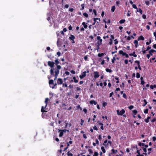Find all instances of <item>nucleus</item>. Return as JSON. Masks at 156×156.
Segmentation results:
<instances>
[{
  "mask_svg": "<svg viewBox=\"0 0 156 156\" xmlns=\"http://www.w3.org/2000/svg\"><path fill=\"white\" fill-rule=\"evenodd\" d=\"M55 63L53 62H51L49 61L48 62V66L51 67V69L50 70V74H52L53 73L55 69L54 68V65Z\"/></svg>",
  "mask_w": 156,
  "mask_h": 156,
  "instance_id": "f257e3e1",
  "label": "nucleus"
},
{
  "mask_svg": "<svg viewBox=\"0 0 156 156\" xmlns=\"http://www.w3.org/2000/svg\"><path fill=\"white\" fill-rule=\"evenodd\" d=\"M59 74V73H58H58L54 72V71H53V73L52 74H51L50 76H48V78L49 79L51 78L53 76H54L55 78L54 79V80H55L57 79V76Z\"/></svg>",
  "mask_w": 156,
  "mask_h": 156,
  "instance_id": "f03ea898",
  "label": "nucleus"
},
{
  "mask_svg": "<svg viewBox=\"0 0 156 156\" xmlns=\"http://www.w3.org/2000/svg\"><path fill=\"white\" fill-rule=\"evenodd\" d=\"M48 100L49 99L48 98H47L45 99L44 102L46 104V105L44 107V106L42 107L41 109V112H47L46 111V110H45L44 109L46 108V107Z\"/></svg>",
  "mask_w": 156,
  "mask_h": 156,
  "instance_id": "7ed1b4c3",
  "label": "nucleus"
},
{
  "mask_svg": "<svg viewBox=\"0 0 156 156\" xmlns=\"http://www.w3.org/2000/svg\"><path fill=\"white\" fill-rule=\"evenodd\" d=\"M67 131H69L68 130H67L66 129H58V132L60 133L59 135V137H62L64 133H66Z\"/></svg>",
  "mask_w": 156,
  "mask_h": 156,
  "instance_id": "20e7f679",
  "label": "nucleus"
},
{
  "mask_svg": "<svg viewBox=\"0 0 156 156\" xmlns=\"http://www.w3.org/2000/svg\"><path fill=\"white\" fill-rule=\"evenodd\" d=\"M119 54L122 55L123 56H125L127 58L129 57L128 54L125 52H124L122 50H120L119 51Z\"/></svg>",
  "mask_w": 156,
  "mask_h": 156,
  "instance_id": "39448f33",
  "label": "nucleus"
},
{
  "mask_svg": "<svg viewBox=\"0 0 156 156\" xmlns=\"http://www.w3.org/2000/svg\"><path fill=\"white\" fill-rule=\"evenodd\" d=\"M116 111L117 114L121 115H122L125 112V110L124 109H122L120 112L118 110H117Z\"/></svg>",
  "mask_w": 156,
  "mask_h": 156,
  "instance_id": "423d86ee",
  "label": "nucleus"
},
{
  "mask_svg": "<svg viewBox=\"0 0 156 156\" xmlns=\"http://www.w3.org/2000/svg\"><path fill=\"white\" fill-rule=\"evenodd\" d=\"M57 66L56 68H55V69L54 71V72H58V73H59V70L61 69V67L60 65H56Z\"/></svg>",
  "mask_w": 156,
  "mask_h": 156,
  "instance_id": "0eeeda50",
  "label": "nucleus"
},
{
  "mask_svg": "<svg viewBox=\"0 0 156 156\" xmlns=\"http://www.w3.org/2000/svg\"><path fill=\"white\" fill-rule=\"evenodd\" d=\"M75 38V37L74 35H71L69 37V39L70 40L72 41V43H75L74 39Z\"/></svg>",
  "mask_w": 156,
  "mask_h": 156,
  "instance_id": "6e6552de",
  "label": "nucleus"
},
{
  "mask_svg": "<svg viewBox=\"0 0 156 156\" xmlns=\"http://www.w3.org/2000/svg\"><path fill=\"white\" fill-rule=\"evenodd\" d=\"M94 77L95 78H96L99 77V72L97 71H95L94 72Z\"/></svg>",
  "mask_w": 156,
  "mask_h": 156,
  "instance_id": "1a4fd4ad",
  "label": "nucleus"
},
{
  "mask_svg": "<svg viewBox=\"0 0 156 156\" xmlns=\"http://www.w3.org/2000/svg\"><path fill=\"white\" fill-rule=\"evenodd\" d=\"M86 72L85 71L82 73V75H80V78L81 79L83 78L84 77L86 76Z\"/></svg>",
  "mask_w": 156,
  "mask_h": 156,
  "instance_id": "9d476101",
  "label": "nucleus"
},
{
  "mask_svg": "<svg viewBox=\"0 0 156 156\" xmlns=\"http://www.w3.org/2000/svg\"><path fill=\"white\" fill-rule=\"evenodd\" d=\"M63 83V81L62 79L59 78L58 79L57 83L58 84H61Z\"/></svg>",
  "mask_w": 156,
  "mask_h": 156,
  "instance_id": "9b49d317",
  "label": "nucleus"
},
{
  "mask_svg": "<svg viewBox=\"0 0 156 156\" xmlns=\"http://www.w3.org/2000/svg\"><path fill=\"white\" fill-rule=\"evenodd\" d=\"M103 145L106 148H107L108 146V143L107 140H105L103 144Z\"/></svg>",
  "mask_w": 156,
  "mask_h": 156,
  "instance_id": "f8f14e48",
  "label": "nucleus"
},
{
  "mask_svg": "<svg viewBox=\"0 0 156 156\" xmlns=\"http://www.w3.org/2000/svg\"><path fill=\"white\" fill-rule=\"evenodd\" d=\"M138 40H135L133 42L134 44H135V47L136 48H137L138 46Z\"/></svg>",
  "mask_w": 156,
  "mask_h": 156,
  "instance_id": "ddd939ff",
  "label": "nucleus"
},
{
  "mask_svg": "<svg viewBox=\"0 0 156 156\" xmlns=\"http://www.w3.org/2000/svg\"><path fill=\"white\" fill-rule=\"evenodd\" d=\"M90 104H94L96 105L97 104V102L94 100H91L90 101Z\"/></svg>",
  "mask_w": 156,
  "mask_h": 156,
  "instance_id": "4468645a",
  "label": "nucleus"
},
{
  "mask_svg": "<svg viewBox=\"0 0 156 156\" xmlns=\"http://www.w3.org/2000/svg\"><path fill=\"white\" fill-rule=\"evenodd\" d=\"M137 111L136 110H134L133 111V117L135 118V115H136L137 113Z\"/></svg>",
  "mask_w": 156,
  "mask_h": 156,
  "instance_id": "2eb2a0df",
  "label": "nucleus"
},
{
  "mask_svg": "<svg viewBox=\"0 0 156 156\" xmlns=\"http://www.w3.org/2000/svg\"><path fill=\"white\" fill-rule=\"evenodd\" d=\"M144 38L142 35H140L137 39L138 41H140V40L144 41Z\"/></svg>",
  "mask_w": 156,
  "mask_h": 156,
  "instance_id": "dca6fc26",
  "label": "nucleus"
},
{
  "mask_svg": "<svg viewBox=\"0 0 156 156\" xmlns=\"http://www.w3.org/2000/svg\"><path fill=\"white\" fill-rule=\"evenodd\" d=\"M99 40V42H98V49L99 48V46L102 44V40L101 39Z\"/></svg>",
  "mask_w": 156,
  "mask_h": 156,
  "instance_id": "f3484780",
  "label": "nucleus"
},
{
  "mask_svg": "<svg viewBox=\"0 0 156 156\" xmlns=\"http://www.w3.org/2000/svg\"><path fill=\"white\" fill-rule=\"evenodd\" d=\"M65 123H66V125H65V128H67L68 125H69V127L72 126V124L70 122L69 123H66V122H65Z\"/></svg>",
  "mask_w": 156,
  "mask_h": 156,
  "instance_id": "a211bd4d",
  "label": "nucleus"
},
{
  "mask_svg": "<svg viewBox=\"0 0 156 156\" xmlns=\"http://www.w3.org/2000/svg\"><path fill=\"white\" fill-rule=\"evenodd\" d=\"M82 25L83 26L84 28L86 29L87 27V25L86 24L85 22H83L82 23Z\"/></svg>",
  "mask_w": 156,
  "mask_h": 156,
  "instance_id": "6ab92c4d",
  "label": "nucleus"
},
{
  "mask_svg": "<svg viewBox=\"0 0 156 156\" xmlns=\"http://www.w3.org/2000/svg\"><path fill=\"white\" fill-rule=\"evenodd\" d=\"M111 151H112V153L111 154H116L117 152L118 151L117 150H115L114 149H112L111 150Z\"/></svg>",
  "mask_w": 156,
  "mask_h": 156,
  "instance_id": "aec40b11",
  "label": "nucleus"
},
{
  "mask_svg": "<svg viewBox=\"0 0 156 156\" xmlns=\"http://www.w3.org/2000/svg\"><path fill=\"white\" fill-rule=\"evenodd\" d=\"M115 9V5L113 6L111 8V11L112 12H114Z\"/></svg>",
  "mask_w": 156,
  "mask_h": 156,
  "instance_id": "412c9836",
  "label": "nucleus"
},
{
  "mask_svg": "<svg viewBox=\"0 0 156 156\" xmlns=\"http://www.w3.org/2000/svg\"><path fill=\"white\" fill-rule=\"evenodd\" d=\"M48 57L51 60H52L53 58L54 57L53 56H52L51 55H48Z\"/></svg>",
  "mask_w": 156,
  "mask_h": 156,
  "instance_id": "4be33fe9",
  "label": "nucleus"
},
{
  "mask_svg": "<svg viewBox=\"0 0 156 156\" xmlns=\"http://www.w3.org/2000/svg\"><path fill=\"white\" fill-rule=\"evenodd\" d=\"M125 21H126V20H125L122 19V20H120V21H119V23L120 24H122V23H125Z\"/></svg>",
  "mask_w": 156,
  "mask_h": 156,
  "instance_id": "5701e85b",
  "label": "nucleus"
},
{
  "mask_svg": "<svg viewBox=\"0 0 156 156\" xmlns=\"http://www.w3.org/2000/svg\"><path fill=\"white\" fill-rule=\"evenodd\" d=\"M55 64L56 65H57L59 63V62L58 61V59L57 58L55 60Z\"/></svg>",
  "mask_w": 156,
  "mask_h": 156,
  "instance_id": "b1692460",
  "label": "nucleus"
},
{
  "mask_svg": "<svg viewBox=\"0 0 156 156\" xmlns=\"http://www.w3.org/2000/svg\"><path fill=\"white\" fill-rule=\"evenodd\" d=\"M73 79L75 83H77L78 82V80L76 79V78L75 76H73Z\"/></svg>",
  "mask_w": 156,
  "mask_h": 156,
  "instance_id": "393cba45",
  "label": "nucleus"
},
{
  "mask_svg": "<svg viewBox=\"0 0 156 156\" xmlns=\"http://www.w3.org/2000/svg\"><path fill=\"white\" fill-rule=\"evenodd\" d=\"M49 83L50 85L54 84V80H50L49 82Z\"/></svg>",
  "mask_w": 156,
  "mask_h": 156,
  "instance_id": "a878e982",
  "label": "nucleus"
},
{
  "mask_svg": "<svg viewBox=\"0 0 156 156\" xmlns=\"http://www.w3.org/2000/svg\"><path fill=\"white\" fill-rule=\"evenodd\" d=\"M104 55V53H98V57H101L103 56Z\"/></svg>",
  "mask_w": 156,
  "mask_h": 156,
  "instance_id": "bb28decb",
  "label": "nucleus"
},
{
  "mask_svg": "<svg viewBox=\"0 0 156 156\" xmlns=\"http://www.w3.org/2000/svg\"><path fill=\"white\" fill-rule=\"evenodd\" d=\"M101 149L104 153H105L106 151L104 147H101Z\"/></svg>",
  "mask_w": 156,
  "mask_h": 156,
  "instance_id": "cd10ccee",
  "label": "nucleus"
},
{
  "mask_svg": "<svg viewBox=\"0 0 156 156\" xmlns=\"http://www.w3.org/2000/svg\"><path fill=\"white\" fill-rule=\"evenodd\" d=\"M98 20H99V21H100V19L99 18H94L93 19V20L94 21V22H97L96 20H98Z\"/></svg>",
  "mask_w": 156,
  "mask_h": 156,
  "instance_id": "c85d7f7f",
  "label": "nucleus"
},
{
  "mask_svg": "<svg viewBox=\"0 0 156 156\" xmlns=\"http://www.w3.org/2000/svg\"><path fill=\"white\" fill-rule=\"evenodd\" d=\"M106 71L107 72H109L110 73H111L112 72V70H111L110 69H106Z\"/></svg>",
  "mask_w": 156,
  "mask_h": 156,
  "instance_id": "c756f323",
  "label": "nucleus"
},
{
  "mask_svg": "<svg viewBox=\"0 0 156 156\" xmlns=\"http://www.w3.org/2000/svg\"><path fill=\"white\" fill-rule=\"evenodd\" d=\"M137 11L139 12L141 14H142V10L140 8H139L138 9H137Z\"/></svg>",
  "mask_w": 156,
  "mask_h": 156,
  "instance_id": "7c9ffc66",
  "label": "nucleus"
},
{
  "mask_svg": "<svg viewBox=\"0 0 156 156\" xmlns=\"http://www.w3.org/2000/svg\"><path fill=\"white\" fill-rule=\"evenodd\" d=\"M143 101H144V104L143 105V106L144 107V106H145V105L147 104V101H146V100H145V99H144Z\"/></svg>",
  "mask_w": 156,
  "mask_h": 156,
  "instance_id": "2f4dec72",
  "label": "nucleus"
},
{
  "mask_svg": "<svg viewBox=\"0 0 156 156\" xmlns=\"http://www.w3.org/2000/svg\"><path fill=\"white\" fill-rule=\"evenodd\" d=\"M134 62L135 63H136L138 66L140 65V62L138 60H136Z\"/></svg>",
  "mask_w": 156,
  "mask_h": 156,
  "instance_id": "473e14b6",
  "label": "nucleus"
},
{
  "mask_svg": "<svg viewBox=\"0 0 156 156\" xmlns=\"http://www.w3.org/2000/svg\"><path fill=\"white\" fill-rule=\"evenodd\" d=\"M140 73H136V77L137 78H139L140 77Z\"/></svg>",
  "mask_w": 156,
  "mask_h": 156,
  "instance_id": "72a5a7b5",
  "label": "nucleus"
},
{
  "mask_svg": "<svg viewBox=\"0 0 156 156\" xmlns=\"http://www.w3.org/2000/svg\"><path fill=\"white\" fill-rule=\"evenodd\" d=\"M88 151L89 153V154H92L93 153V151L91 149H89L88 150Z\"/></svg>",
  "mask_w": 156,
  "mask_h": 156,
  "instance_id": "f704fd0d",
  "label": "nucleus"
},
{
  "mask_svg": "<svg viewBox=\"0 0 156 156\" xmlns=\"http://www.w3.org/2000/svg\"><path fill=\"white\" fill-rule=\"evenodd\" d=\"M83 15L86 18H87L88 16V14L86 12L83 13Z\"/></svg>",
  "mask_w": 156,
  "mask_h": 156,
  "instance_id": "c9c22d12",
  "label": "nucleus"
},
{
  "mask_svg": "<svg viewBox=\"0 0 156 156\" xmlns=\"http://www.w3.org/2000/svg\"><path fill=\"white\" fill-rule=\"evenodd\" d=\"M67 155L68 156H73V154L70 152L69 151H68L67 153Z\"/></svg>",
  "mask_w": 156,
  "mask_h": 156,
  "instance_id": "e433bc0d",
  "label": "nucleus"
},
{
  "mask_svg": "<svg viewBox=\"0 0 156 156\" xmlns=\"http://www.w3.org/2000/svg\"><path fill=\"white\" fill-rule=\"evenodd\" d=\"M44 113V112H42V116L43 118H44L46 117V115H45V114Z\"/></svg>",
  "mask_w": 156,
  "mask_h": 156,
  "instance_id": "4c0bfd02",
  "label": "nucleus"
},
{
  "mask_svg": "<svg viewBox=\"0 0 156 156\" xmlns=\"http://www.w3.org/2000/svg\"><path fill=\"white\" fill-rule=\"evenodd\" d=\"M84 4H82L81 5V10H82L84 9Z\"/></svg>",
  "mask_w": 156,
  "mask_h": 156,
  "instance_id": "58836bf2",
  "label": "nucleus"
},
{
  "mask_svg": "<svg viewBox=\"0 0 156 156\" xmlns=\"http://www.w3.org/2000/svg\"><path fill=\"white\" fill-rule=\"evenodd\" d=\"M143 150L144 152H145V153H144L143 154H144L146 155L147 154L146 153L147 152V149L146 148H144L143 149Z\"/></svg>",
  "mask_w": 156,
  "mask_h": 156,
  "instance_id": "ea45409f",
  "label": "nucleus"
},
{
  "mask_svg": "<svg viewBox=\"0 0 156 156\" xmlns=\"http://www.w3.org/2000/svg\"><path fill=\"white\" fill-rule=\"evenodd\" d=\"M98 153L97 152H94V154L93 155V156H98Z\"/></svg>",
  "mask_w": 156,
  "mask_h": 156,
  "instance_id": "a19ab883",
  "label": "nucleus"
},
{
  "mask_svg": "<svg viewBox=\"0 0 156 156\" xmlns=\"http://www.w3.org/2000/svg\"><path fill=\"white\" fill-rule=\"evenodd\" d=\"M138 145L140 146H144L145 145V144L144 143H141V142H139L138 143Z\"/></svg>",
  "mask_w": 156,
  "mask_h": 156,
  "instance_id": "79ce46f5",
  "label": "nucleus"
},
{
  "mask_svg": "<svg viewBox=\"0 0 156 156\" xmlns=\"http://www.w3.org/2000/svg\"><path fill=\"white\" fill-rule=\"evenodd\" d=\"M132 7L133 8L137 9V7L135 4H133Z\"/></svg>",
  "mask_w": 156,
  "mask_h": 156,
  "instance_id": "37998d69",
  "label": "nucleus"
},
{
  "mask_svg": "<svg viewBox=\"0 0 156 156\" xmlns=\"http://www.w3.org/2000/svg\"><path fill=\"white\" fill-rule=\"evenodd\" d=\"M88 56V55H86V56H84V59L86 61L88 60H87Z\"/></svg>",
  "mask_w": 156,
  "mask_h": 156,
  "instance_id": "c03bdc74",
  "label": "nucleus"
},
{
  "mask_svg": "<svg viewBox=\"0 0 156 156\" xmlns=\"http://www.w3.org/2000/svg\"><path fill=\"white\" fill-rule=\"evenodd\" d=\"M84 122V120H83L82 119H81V122L80 123V124L81 126H82L83 125V124Z\"/></svg>",
  "mask_w": 156,
  "mask_h": 156,
  "instance_id": "a18cd8bd",
  "label": "nucleus"
},
{
  "mask_svg": "<svg viewBox=\"0 0 156 156\" xmlns=\"http://www.w3.org/2000/svg\"><path fill=\"white\" fill-rule=\"evenodd\" d=\"M93 128L94 130H97V131L98 130V129L97 128L96 126H93Z\"/></svg>",
  "mask_w": 156,
  "mask_h": 156,
  "instance_id": "49530a36",
  "label": "nucleus"
},
{
  "mask_svg": "<svg viewBox=\"0 0 156 156\" xmlns=\"http://www.w3.org/2000/svg\"><path fill=\"white\" fill-rule=\"evenodd\" d=\"M123 97L126 99L127 98V97L126 95V94L125 93L123 94Z\"/></svg>",
  "mask_w": 156,
  "mask_h": 156,
  "instance_id": "de8ad7c7",
  "label": "nucleus"
},
{
  "mask_svg": "<svg viewBox=\"0 0 156 156\" xmlns=\"http://www.w3.org/2000/svg\"><path fill=\"white\" fill-rule=\"evenodd\" d=\"M148 109H146L144 110V113H145V114H147V113H148Z\"/></svg>",
  "mask_w": 156,
  "mask_h": 156,
  "instance_id": "09e8293b",
  "label": "nucleus"
},
{
  "mask_svg": "<svg viewBox=\"0 0 156 156\" xmlns=\"http://www.w3.org/2000/svg\"><path fill=\"white\" fill-rule=\"evenodd\" d=\"M116 60L115 57H113L112 59V63H114L115 61Z\"/></svg>",
  "mask_w": 156,
  "mask_h": 156,
  "instance_id": "8fccbe9b",
  "label": "nucleus"
},
{
  "mask_svg": "<svg viewBox=\"0 0 156 156\" xmlns=\"http://www.w3.org/2000/svg\"><path fill=\"white\" fill-rule=\"evenodd\" d=\"M93 12L94 13V14L95 16H96L97 15V12H96V10L95 9H94L93 10Z\"/></svg>",
  "mask_w": 156,
  "mask_h": 156,
  "instance_id": "3c124183",
  "label": "nucleus"
},
{
  "mask_svg": "<svg viewBox=\"0 0 156 156\" xmlns=\"http://www.w3.org/2000/svg\"><path fill=\"white\" fill-rule=\"evenodd\" d=\"M97 123H98V125H101V126H103V123L100 122V121H98L97 122Z\"/></svg>",
  "mask_w": 156,
  "mask_h": 156,
  "instance_id": "603ef678",
  "label": "nucleus"
},
{
  "mask_svg": "<svg viewBox=\"0 0 156 156\" xmlns=\"http://www.w3.org/2000/svg\"><path fill=\"white\" fill-rule=\"evenodd\" d=\"M134 107V106L132 105H130V106H129V107H128V108L130 109V110H131Z\"/></svg>",
  "mask_w": 156,
  "mask_h": 156,
  "instance_id": "864d4df0",
  "label": "nucleus"
},
{
  "mask_svg": "<svg viewBox=\"0 0 156 156\" xmlns=\"http://www.w3.org/2000/svg\"><path fill=\"white\" fill-rule=\"evenodd\" d=\"M68 87L67 85L66 84V83H64L62 84V87Z\"/></svg>",
  "mask_w": 156,
  "mask_h": 156,
  "instance_id": "5fc2aeb1",
  "label": "nucleus"
},
{
  "mask_svg": "<svg viewBox=\"0 0 156 156\" xmlns=\"http://www.w3.org/2000/svg\"><path fill=\"white\" fill-rule=\"evenodd\" d=\"M135 53V51H134L132 53H130L129 54V55L130 56H133L134 55Z\"/></svg>",
  "mask_w": 156,
  "mask_h": 156,
  "instance_id": "6e6d98bb",
  "label": "nucleus"
},
{
  "mask_svg": "<svg viewBox=\"0 0 156 156\" xmlns=\"http://www.w3.org/2000/svg\"><path fill=\"white\" fill-rule=\"evenodd\" d=\"M151 40H150V41H149V42H147L146 43V44L147 45H149V44L150 43H151Z\"/></svg>",
  "mask_w": 156,
  "mask_h": 156,
  "instance_id": "4d7b16f0",
  "label": "nucleus"
},
{
  "mask_svg": "<svg viewBox=\"0 0 156 156\" xmlns=\"http://www.w3.org/2000/svg\"><path fill=\"white\" fill-rule=\"evenodd\" d=\"M98 139L99 140L101 141V140H102V137H101V135H99L98 136Z\"/></svg>",
  "mask_w": 156,
  "mask_h": 156,
  "instance_id": "13d9d810",
  "label": "nucleus"
},
{
  "mask_svg": "<svg viewBox=\"0 0 156 156\" xmlns=\"http://www.w3.org/2000/svg\"><path fill=\"white\" fill-rule=\"evenodd\" d=\"M76 108L77 109H80L81 110H82V108L80 107V105H77Z\"/></svg>",
  "mask_w": 156,
  "mask_h": 156,
  "instance_id": "bf43d9fd",
  "label": "nucleus"
},
{
  "mask_svg": "<svg viewBox=\"0 0 156 156\" xmlns=\"http://www.w3.org/2000/svg\"><path fill=\"white\" fill-rule=\"evenodd\" d=\"M114 41H115V43H114L116 45V44H118V41H117L116 39H115L114 40Z\"/></svg>",
  "mask_w": 156,
  "mask_h": 156,
  "instance_id": "052dcab7",
  "label": "nucleus"
},
{
  "mask_svg": "<svg viewBox=\"0 0 156 156\" xmlns=\"http://www.w3.org/2000/svg\"><path fill=\"white\" fill-rule=\"evenodd\" d=\"M61 55V53H60V52L59 51L57 52V55H58V57L60 56Z\"/></svg>",
  "mask_w": 156,
  "mask_h": 156,
  "instance_id": "680f3d73",
  "label": "nucleus"
},
{
  "mask_svg": "<svg viewBox=\"0 0 156 156\" xmlns=\"http://www.w3.org/2000/svg\"><path fill=\"white\" fill-rule=\"evenodd\" d=\"M72 27L71 26V25H70L68 27V29L69 30H71L72 29Z\"/></svg>",
  "mask_w": 156,
  "mask_h": 156,
  "instance_id": "e2e57ef3",
  "label": "nucleus"
},
{
  "mask_svg": "<svg viewBox=\"0 0 156 156\" xmlns=\"http://www.w3.org/2000/svg\"><path fill=\"white\" fill-rule=\"evenodd\" d=\"M128 60H127V59L125 60V61H124L125 63L126 64H128Z\"/></svg>",
  "mask_w": 156,
  "mask_h": 156,
  "instance_id": "0e129e2a",
  "label": "nucleus"
},
{
  "mask_svg": "<svg viewBox=\"0 0 156 156\" xmlns=\"http://www.w3.org/2000/svg\"><path fill=\"white\" fill-rule=\"evenodd\" d=\"M144 121L145 122H146V123H148L149 121V120H148V119H144Z\"/></svg>",
  "mask_w": 156,
  "mask_h": 156,
  "instance_id": "69168bd1",
  "label": "nucleus"
},
{
  "mask_svg": "<svg viewBox=\"0 0 156 156\" xmlns=\"http://www.w3.org/2000/svg\"><path fill=\"white\" fill-rule=\"evenodd\" d=\"M83 111L85 113H87V110L86 108H84L83 109Z\"/></svg>",
  "mask_w": 156,
  "mask_h": 156,
  "instance_id": "338daca9",
  "label": "nucleus"
},
{
  "mask_svg": "<svg viewBox=\"0 0 156 156\" xmlns=\"http://www.w3.org/2000/svg\"><path fill=\"white\" fill-rule=\"evenodd\" d=\"M156 121V118H154L151 121L152 122H154Z\"/></svg>",
  "mask_w": 156,
  "mask_h": 156,
  "instance_id": "774afa93",
  "label": "nucleus"
}]
</instances>
